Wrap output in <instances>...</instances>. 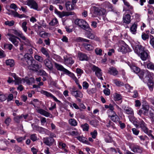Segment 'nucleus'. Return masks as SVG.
<instances>
[{"label":"nucleus","mask_w":154,"mask_h":154,"mask_svg":"<svg viewBox=\"0 0 154 154\" xmlns=\"http://www.w3.org/2000/svg\"><path fill=\"white\" fill-rule=\"evenodd\" d=\"M140 78L145 83H146L149 90L152 91L154 87V74L147 70L144 69Z\"/></svg>","instance_id":"obj_1"},{"label":"nucleus","mask_w":154,"mask_h":154,"mask_svg":"<svg viewBox=\"0 0 154 154\" xmlns=\"http://www.w3.org/2000/svg\"><path fill=\"white\" fill-rule=\"evenodd\" d=\"M132 72L136 74L139 77L141 76L144 71V69H141L134 63L132 62L128 64Z\"/></svg>","instance_id":"obj_2"},{"label":"nucleus","mask_w":154,"mask_h":154,"mask_svg":"<svg viewBox=\"0 0 154 154\" xmlns=\"http://www.w3.org/2000/svg\"><path fill=\"white\" fill-rule=\"evenodd\" d=\"M119 52H121L122 54H126L127 52L131 51V49L124 41H122L119 48L118 49Z\"/></svg>","instance_id":"obj_3"},{"label":"nucleus","mask_w":154,"mask_h":154,"mask_svg":"<svg viewBox=\"0 0 154 154\" xmlns=\"http://www.w3.org/2000/svg\"><path fill=\"white\" fill-rule=\"evenodd\" d=\"M75 23L81 28L85 30H88L90 28L87 22L83 19H76L75 21Z\"/></svg>","instance_id":"obj_4"},{"label":"nucleus","mask_w":154,"mask_h":154,"mask_svg":"<svg viewBox=\"0 0 154 154\" xmlns=\"http://www.w3.org/2000/svg\"><path fill=\"white\" fill-rule=\"evenodd\" d=\"M145 125V123L142 121L140 124V127L145 133L149 136L150 139L154 140V136L152 134V131L151 130H149V129Z\"/></svg>","instance_id":"obj_5"},{"label":"nucleus","mask_w":154,"mask_h":154,"mask_svg":"<svg viewBox=\"0 0 154 154\" xmlns=\"http://www.w3.org/2000/svg\"><path fill=\"white\" fill-rule=\"evenodd\" d=\"M128 145L131 150L135 153H141L143 151V148L140 146L135 143H129Z\"/></svg>","instance_id":"obj_6"},{"label":"nucleus","mask_w":154,"mask_h":154,"mask_svg":"<svg viewBox=\"0 0 154 154\" xmlns=\"http://www.w3.org/2000/svg\"><path fill=\"white\" fill-rule=\"evenodd\" d=\"M21 60L23 62L25 65H28L29 66H31L35 61V60L32 57L31 55L28 53L25 54L24 57H23Z\"/></svg>","instance_id":"obj_7"},{"label":"nucleus","mask_w":154,"mask_h":154,"mask_svg":"<svg viewBox=\"0 0 154 154\" xmlns=\"http://www.w3.org/2000/svg\"><path fill=\"white\" fill-rule=\"evenodd\" d=\"M93 13L96 16H102L105 15L106 10L102 8L94 6L93 7Z\"/></svg>","instance_id":"obj_8"},{"label":"nucleus","mask_w":154,"mask_h":154,"mask_svg":"<svg viewBox=\"0 0 154 154\" xmlns=\"http://www.w3.org/2000/svg\"><path fill=\"white\" fill-rule=\"evenodd\" d=\"M92 69L94 71H95V74L98 78L101 80H103L102 75V72L101 69L98 67L94 65L93 66Z\"/></svg>","instance_id":"obj_9"},{"label":"nucleus","mask_w":154,"mask_h":154,"mask_svg":"<svg viewBox=\"0 0 154 154\" xmlns=\"http://www.w3.org/2000/svg\"><path fill=\"white\" fill-rule=\"evenodd\" d=\"M91 29L90 28V29L88 30H86V32L85 33V35L88 38L93 39L94 40L99 41H100L99 38L94 33L91 32Z\"/></svg>","instance_id":"obj_10"},{"label":"nucleus","mask_w":154,"mask_h":154,"mask_svg":"<svg viewBox=\"0 0 154 154\" xmlns=\"http://www.w3.org/2000/svg\"><path fill=\"white\" fill-rule=\"evenodd\" d=\"M44 143L46 145L50 146L53 145L55 142L54 139L51 137H46L43 139Z\"/></svg>","instance_id":"obj_11"},{"label":"nucleus","mask_w":154,"mask_h":154,"mask_svg":"<svg viewBox=\"0 0 154 154\" xmlns=\"http://www.w3.org/2000/svg\"><path fill=\"white\" fill-rule=\"evenodd\" d=\"M149 105L142 106L137 112L138 114L141 116L142 114L144 116L146 115L149 109Z\"/></svg>","instance_id":"obj_12"},{"label":"nucleus","mask_w":154,"mask_h":154,"mask_svg":"<svg viewBox=\"0 0 154 154\" xmlns=\"http://www.w3.org/2000/svg\"><path fill=\"white\" fill-rule=\"evenodd\" d=\"M40 92L41 94L46 96L47 97H51L56 102L59 103H61L60 100H58L55 96L51 93L43 90H41Z\"/></svg>","instance_id":"obj_13"},{"label":"nucleus","mask_w":154,"mask_h":154,"mask_svg":"<svg viewBox=\"0 0 154 154\" xmlns=\"http://www.w3.org/2000/svg\"><path fill=\"white\" fill-rule=\"evenodd\" d=\"M26 5L33 9L38 10V5L34 0H27Z\"/></svg>","instance_id":"obj_14"},{"label":"nucleus","mask_w":154,"mask_h":154,"mask_svg":"<svg viewBox=\"0 0 154 154\" xmlns=\"http://www.w3.org/2000/svg\"><path fill=\"white\" fill-rule=\"evenodd\" d=\"M132 47L135 52L138 55L145 50V48L139 44H137L135 46H132Z\"/></svg>","instance_id":"obj_15"},{"label":"nucleus","mask_w":154,"mask_h":154,"mask_svg":"<svg viewBox=\"0 0 154 154\" xmlns=\"http://www.w3.org/2000/svg\"><path fill=\"white\" fill-rule=\"evenodd\" d=\"M123 3L124 5L127 7L126 8H125V10L126 12L131 14H132L133 10V7L126 0Z\"/></svg>","instance_id":"obj_16"},{"label":"nucleus","mask_w":154,"mask_h":154,"mask_svg":"<svg viewBox=\"0 0 154 154\" xmlns=\"http://www.w3.org/2000/svg\"><path fill=\"white\" fill-rule=\"evenodd\" d=\"M52 60L51 58H47L45 59L44 61L45 65L48 69L52 71L53 69V64L51 60Z\"/></svg>","instance_id":"obj_17"},{"label":"nucleus","mask_w":154,"mask_h":154,"mask_svg":"<svg viewBox=\"0 0 154 154\" xmlns=\"http://www.w3.org/2000/svg\"><path fill=\"white\" fill-rule=\"evenodd\" d=\"M28 67L30 70L36 72L38 71L37 69H39L41 67L40 65L38 64V62L35 60V61L34 62L31 66H28Z\"/></svg>","instance_id":"obj_18"},{"label":"nucleus","mask_w":154,"mask_h":154,"mask_svg":"<svg viewBox=\"0 0 154 154\" xmlns=\"http://www.w3.org/2000/svg\"><path fill=\"white\" fill-rule=\"evenodd\" d=\"M23 82H26L29 85H30L35 83V79L34 78L31 77L29 78L28 76H26L25 78L22 79Z\"/></svg>","instance_id":"obj_19"},{"label":"nucleus","mask_w":154,"mask_h":154,"mask_svg":"<svg viewBox=\"0 0 154 154\" xmlns=\"http://www.w3.org/2000/svg\"><path fill=\"white\" fill-rule=\"evenodd\" d=\"M108 73L110 75L116 76L118 74L119 72L115 67L112 66L109 68Z\"/></svg>","instance_id":"obj_20"},{"label":"nucleus","mask_w":154,"mask_h":154,"mask_svg":"<svg viewBox=\"0 0 154 154\" xmlns=\"http://www.w3.org/2000/svg\"><path fill=\"white\" fill-rule=\"evenodd\" d=\"M102 6L103 7L109 9L110 11H114L112 5L108 2H104L102 4Z\"/></svg>","instance_id":"obj_21"},{"label":"nucleus","mask_w":154,"mask_h":154,"mask_svg":"<svg viewBox=\"0 0 154 154\" xmlns=\"http://www.w3.org/2000/svg\"><path fill=\"white\" fill-rule=\"evenodd\" d=\"M148 52H149L148 51L146 50H144L143 52L140 53L139 55L140 56L142 60L145 61L148 58L149 56Z\"/></svg>","instance_id":"obj_22"},{"label":"nucleus","mask_w":154,"mask_h":154,"mask_svg":"<svg viewBox=\"0 0 154 154\" xmlns=\"http://www.w3.org/2000/svg\"><path fill=\"white\" fill-rule=\"evenodd\" d=\"M64 60L65 63L67 65H72L74 63V60L71 57H64Z\"/></svg>","instance_id":"obj_23"},{"label":"nucleus","mask_w":154,"mask_h":154,"mask_svg":"<svg viewBox=\"0 0 154 154\" xmlns=\"http://www.w3.org/2000/svg\"><path fill=\"white\" fill-rule=\"evenodd\" d=\"M129 13H128L127 14H125L123 16V23H125L127 24H129L131 21V15Z\"/></svg>","instance_id":"obj_24"},{"label":"nucleus","mask_w":154,"mask_h":154,"mask_svg":"<svg viewBox=\"0 0 154 154\" xmlns=\"http://www.w3.org/2000/svg\"><path fill=\"white\" fill-rule=\"evenodd\" d=\"M78 56L79 60L81 61L88 60V58L87 54L79 52L78 54Z\"/></svg>","instance_id":"obj_25"},{"label":"nucleus","mask_w":154,"mask_h":154,"mask_svg":"<svg viewBox=\"0 0 154 154\" xmlns=\"http://www.w3.org/2000/svg\"><path fill=\"white\" fill-rule=\"evenodd\" d=\"M109 117L112 121L115 123L119 122L120 121V118L116 113L113 114L111 116H109Z\"/></svg>","instance_id":"obj_26"},{"label":"nucleus","mask_w":154,"mask_h":154,"mask_svg":"<svg viewBox=\"0 0 154 154\" xmlns=\"http://www.w3.org/2000/svg\"><path fill=\"white\" fill-rule=\"evenodd\" d=\"M54 63L55 68L58 70L63 71L65 72L66 69L65 68L61 65L58 64L56 62H54Z\"/></svg>","instance_id":"obj_27"},{"label":"nucleus","mask_w":154,"mask_h":154,"mask_svg":"<svg viewBox=\"0 0 154 154\" xmlns=\"http://www.w3.org/2000/svg\"><path fill=\"white\" fill-rule=\"evenodd\" d=\"M37 112L38 113H40L41 115L46 117H49L50 115V113H49L42 109H38Z\"/></svg>","instance_id":"obj_28"},{"label":"nucleus","mask_w":154,"mask_h":154,"mask_svg":"<svg viewBox=\"0 0 154 154\" xmlns=\"http://www.w3.org/2000/svg\"><path fill=\"white\" fill-rule=\"evenodd\" d=\"M34 128L36 131H37L39 133L44 134L45 132V130L46 129L45 128L37 125H35L34 126Z\"/></svg>","instance_id":"obj_29"},{"label":"nucleus","mask_w":154,"mask_h":154,"mask_svg":"<svg viewBox=\"0 0 154 154\" xmlns=\"http://www.w3.org/2000/svg\"><path fill=\"white\" fill-rule=\"evenodd\" d=\"M137 23H134L131 26L130 28L131 32L133 34H135L137 28Z\"/></svg>","instance_id":"obj_30"},{"label":"nucleus","mask_w":154,"mask_h":154,"mask_svg":"<svg viewBox=\"0 0 154 154\" xmlns=\"http://www.w3.org/2000/svg\"><path fill=\"white\" fill-rule=\"evenodd\" d=\"M41 51L43 54L45 55L47 58H49L50 57L49 51L48 49H47L46 48L42 47L40 49Z\"/></svg>","instance_id":"obj_31"},{"label":"nucleus","mask_w":154,"mask_h":154,"mask_svg":"<svg viewBox=\"0 0 154 154\" xmlns=\"http://www.w3.org/2000/svg\"><path fill=\"white\" fill-rule=\"evenodd\" d=\"M12 31L13 33L14 34L16 35L17 36H18L20 38H21L22 37H23L24 35L22 32L20 30H17L16 29H13L12 30Z\"/></svg>","instance_id":"obj_32"},{"label":"nucleus","mask_w":154,"mask_h":154,"mask_svg":"<svg viewBox=\"0 0 154 154\" xmlns=\"http://www.w3.org/2000/svg\"><path fill=\"white\" fill-rule=\"evenodd\" d=\"M84 48L88 51H91L93 50L94 47L90 44L84 43L83 44Z\"/></svg>","instance_id":"obj_33"},{"label":"nucleus","mask_w":154,"mask_h":154,"mask_svg":"<svg viewBox=\"0 0 154 154\" xmlns=\"http://www.w3.org/2000/svg\"><path fill=\"white\" fill-rule=\"evenodd\" d=\"M13 46L11 44H8L5 43L4 44L2 48L4 50L8 49L11 51L12 49Z\"/></svg>","instance_id":"obj_34"},{"label":"nucleus","mask_w":154,"mask_h":154,"mask_svg":"<svg viewBox=\"0 0 154 154\" xmlns=\"http://www.w3.org/2000/svg\"><path fill=\"white\" fill-rule=\"evenodd\" d=\"M75 93H74V94H72V95L76 99H77L78 97L82 98V94L78 90L75 92Z\"/></svg>","instance_id":"obj_35"},{"label":"nucleus","mask_w":154,"mask_h":154,"mask_svg":"<svg viewBox=\"0 0 154 154\" xmlns=\"http://www.w3.org/2000/svg\"><path fill=\"white\" fill-rule=\"evenodd\" d=\"M6 64L7 65L9 66L10 67H12L14 65V61L13 59H9L6 60Z\"/></svg>","instance_id":"obj_36"},{"label":"nucleus","mask_w":154,"mask_h":154,"mask_svg":"<svg viewBox=\"0 0 154 154\" xmlns=\"http://www.w3.org/2000/svg\"><path fill=\"white\" fill-rule=\"evenodd\" d=\"M113 82L118 87H121L124 85V83L118 80L117 79H114L113 80Z\"/></svg>","instance_id":"obj_37"},{"label":"nucleus","mask_w":154,"mask_h":154,"mask_svg":"<svg viewBox=\"0 0 154 154\" xmlns=\"http://www.w3.org/2000/svg\"><path fill=\"white\" fill-rule=\"evenodd\" d=\"M49 34V33L48 32L43 31H41L39 32V35L42 38H47Z\"/></svg>","instance_id":"obj_38"},{"label":"nucleus","mask_w":154,"mask_h":154,"mask_svg":"<svg viewBox=\"0 0 154 154\" xmlns=\"http://www.w3.org/2000/svg\"><path fill=\"white\" fill-rule=\"evenodd\" d=\"M21 38L25 41L24 44L26 45H29L31 44L30 41L26 38L24 35Z\"/></svg>","instance_id":"obj_39"},{"label":"nucleus","mask_w":154,"mask_h":154,"mask_svg":"<svg viewBox=\"0 0 154 154\" xmlns=\"http://www.w3.org/2000/svg\"><path fill=\"white\" fill-rule=\"evenodd\" d=\"M64 73L65 74L70 77L72 79H75L76 77L73 73L70 72L67 69H66Z\"/></svg>","instance_id":"obj_40"},{"label":"nucleus","mask_w":154,"mask_h":154,"mask_svg":"<svg viewBox=\"0 0 154 154\" xmlns=\"http://www.w3.org/2000/svg\"><path fill=\"white\" fill-rule=\"evenodd\" d=\"M115 94L114 97V100L115 101H119L122 99V96L120 94L115 93Z\"/></svg>","instance_id":"obj_41"},{"label":"nucleus","mask_w":154,"mask_h":154,"mask_svg":"<svg viewBox=\"0 0 154 154\" xmlns=\"http://www.w3.org/2000/svg\"><path fill=\"white\" fill-rule=\"evenodd\" d=\"M70 124L73 126H75L77 125V122L74 119H70L69 120Z\"/></svg>","instance_id":"obj_42"},{"label":"nucleus","mask_w":154,"mask_h":154,"mask_svg":"<svg viewBox=\"0 0 154 154\" xmlns=\"http://www.w3.org/2000/svg\"><path fill=\"white\" fill-rule=\"evenodd\" d=\"M75 41L77 42H88L89 40L85 38H84L81 37H77Z\"/></svg>","instance_id":"obj_43"},{"label":"nucleus","mask_w":154,"mask_h":154,"mask_svg":"<svg viewBox=\"0 0 154 154\" xmlns=\"http://www.w3.org/2000/svg\"><path fill=\"white\" fill-rule=\"evenodd\" d=\"M124 110L125 111L126 113L127 114L131 115L134 114L133 110L130 107H128L127 109H125Z\"/></svg>","instance_id":"obj_44"},{"label":"nucleus","mask_w":154,"mask_h":154,"mask_svg":"<svg viewBox=\"0 0 154 154\" xmlns=\"http://www.w3.org/2000/svg\"><path fill=\"white\" fill-rule=\"evenodd\" d=\"M58 23V21L56 18L53 19L49 23V25L52 26H54Z\"/></svg>","instance_id":"obj_45"},{"label":"nucleus","mask_w":154,"mask_h":154,"mask_svg":"<svg viewBox=\"0 0 154 154\" xmlns=\"http://www.w3.org/2000/svg\"><path fill=\"white\" fill-rule=\"evenodd\" d=\"M148 69L154 71V64L152 62L148 63L146 65Z\"/></svg>","instance_id":"obj_46"},{"label":"nucleus","mask_w":154,"mask_h":154,"mask_svg":"<svg viewBox=\"0 0 154 154\" xmlns=\"http://www.w3.org/2000/svg\"><path fill=\"white\" fill-rule=\"evenodd\" d=\"M38 74L41 76H47L48 74L43 69H40L38 71Z\"/></svg>","instance_id":"obj_47"},{"label":"nucleus","mask_w":154,"mask_h":154,"mask_svg":"<svg viewBox=\"0 0 154 154\" xmlns=\"http://www.w3.org/2000/svg\"><path fill=\"white\" fill-rule=\"evenodd\" d=\"M22 81H23L22 79H21V78L18 76H17L14 80L15 82V84L16 85H19L21 84L22 83Z\"/></svg>","instance_id":"obj_48"},{"label":"nucleus","mask_w":154,"mask_h":154,"mask_svg":"<svg viewBox=\"0 0 154 154\" xmlns=\"http://www.w3.org/2000/svg\"><path fill=\"white\" fill-rule=\"evenodd\" d=\"M14 119L15 122L19 123L20 122V120L22 119V116H21V115L20 116H16L14 117Z\"/></svg>","instance_id":"obj_49"},{"label":"nucleus","mask_w":154,"mask_h":154,"mask_svg":"<svg viewBox=\"0 0 154 154\" xmlns=\"http://www.w3.org/2000/svg\"><path fill=\"white\" fill-rule=\"evenodd\" d=\"M106 126L108 128L111 127L112 128H114L115 127V124L110 120H109V122L106 124Z\"/></svg>","instance_id":"obj_50"},{"label":"nucleus","mask_w":154,"mask_h":154,"mask_svg":"<svg viewBox=\"0 0 154 154\" xmlns=\"http://www.w3.org/2000/svg\"><path fill=\"white\" fill-rule=\"evenodd\" d=\"M82 127L83 128V131H88L89 127L87 123H85L84 124L82 125Z\"/></svg>","instance_id":"obj_51"},{"label":"nucleus","mask_w":154,"mask_h":154,"mask_svg":"<svg viewBox=\"0 0 154 154\" xmlns=\"http://www.w3.org/2000/svg\"><path fill=\"white\" fill-rule=\"evenodd\" d=\"M141 37L143 40L146 41L149 39V35L148 34H146L144 32H143L141 35Z\"/></svg>","instance_id":"obj_52"},{"label":"nucleus","mask_w":154,"mask_h":154,"mask_svg":"<svg viewBox=\"0 0 154 154\" xmlns=\"http://www.w3.org/2000/svg\"><path fill=\"white\" fill-rule=\"evenodd\" d=\"M76 72L78 76H80L84 72L83 70L82 69L79 68H77L76 69Z\"/></svg>","instance_id":"obj_53"},{"label":"nucleus","mask_w":154,"mask_h":154,"mask_svg":"<svg viewBox=\"0 0 154 154\" xmlns=\"http://www.w3.org/2000/svg\"><path fill=\"white\" fill-rule=\"evenodd\" d=\"M82 86L83 89L87 90L89 87V85L87 82L84 81L82 83Z\"/></svg>","instance_id":"obj_54"},{"label":"nucleus","mask_w":154,"mask_h":154,"mask_svg":"<svg viewBox=\"0 0 154 154\" xmlns=\"http://www.w3.org/2000/svg\"><path fill=\"white\" fill-rule=\"evenodd\" d=\"M69 90L71 94H74V93H75V92L77 91L78 90L76 87L73 86L72 87L70 88Z\"/></svg>","instance_id":"obj_55"},{"label":"nucleus","mask_w":154,"mask_h":154,"mask_svg":"<svg viewBox=\"0 0 154 154\" xmlns=\"http://www.w3.org/2000/svg\"><path fill=\"white\" fill-rule=\"evenodd\" d=\"M27 22L26 21L23 22L22 23V28L25 32H26L27 31V28L26 26Z\"/></svg>","instance_id":"obj_56"},{"label":"nucleus","mask_w":154,"mask_h":154,"mask_svg":"<svg viewBox=\"0 0 154 154\" xmlns=\"http://www.w3.org/2000/svg\"><path fill=\"white\" fill-rule=\"evenodd\" d=\"M138 137L140 138V140L141 141H144L146 139L147 140H148L149 139V138L146 135H144V136H138Z\"/></svg>","instance_id":"obj_57"},{"label":"nucleus","mask_w":154,"mask_h":154,"mask_svg":"<svg viewBox=\"0 0 154 154\" xmlns=\"http://www.w3.org/2000/svg\"><path fill=\"white\" fill-rule=\"evenodd\" d=\"M34 58L35 60L40 62H42L43 61L42 57L38 55H35L34 56Z\"/></svg>","instance_id":"obj_58"},{"label":"nucleus","mask_w":154,"mask_h":154,"mask_svg":"<svg viewBox=\"0 0 154 154\" xmlns=\"http://www.w3.org/2000/svg\"><path fill=\"white\" fill-rule=\"evenodd\" d=\"M90 134L92 135V137L93 139H95L97 135V132L96 130H94L93 132H91Z\"/></svg>","instance_id":"obj_59"},{"label":"nucleus","mask_w":154,"mask_h":154,"mask_svg":"<svg viewBox=\"0 0 154 154\" xmlns=\"http://www.w3.org/2000/svg\"><path fill=\"white\" fill-rule=\"evenodd\" d=\"M131 130L133 134L135 135H137L139 134L140 132V131L139 130H138L137 129L134 128H132L131 129Z\"/></svg>","instance_id":"obj_60"},{"label":"nucleus","mask_w":154,"mask_h":154,"mask_svg":"<svg viewBox=\"0 0 154 154\" xmlns=\"http://www.w3.org/2000/svg\"><path fill=\"white\" fill-rule=\"evenodd\" d=\"M30 138L33 142L36 141L37 140L36 134H32L30 136Z\"/></svg>","instance_id":"obj_61"},{"label":"nucleus","mask_w":154,"mask_h":154,"mask_svg":"<svg viewBox=\"0 0 154 154\" xmlns=\"http://www.w3.org/2000/svg\"><path fill=\"white\" fill-rule=\"evenodd\" d=\"M71 5V2L68 1L66 2V3L65 5L66 8V9L67 11L70 10V5Z\"/></svg>","instance_id":"obj_62"},{"label":"nucleus","mask_w":154,"mask_h":154,"mask_svg":"<svg viewBox=\"0 0 154 154\" xmlns=\"http://www.w3.org/2000/svg\"><path fill=\"white\" fill-rule=\"evenodd\" d=\"M14 22L12 20L11 21H7L5 22V24L6 25H8L9 26H11L14 25Z\"/></svg>","instance_id":"obj_63"},{"label":"nucleus","mask_w":154,"mask_h":154,"mask_svg":"<svg viewBox=\"0 0 154 154\" xmlns=\"http://www.w3.org/2000/svg\"><path fill=\"white\" fill-rule=\"evenodd\" d=\"M87 92L88 94L91 95L95 93V89L94 88H92L90 89H87Z\"/></svg>","instance_id":"obj_64"}]
</instances>
